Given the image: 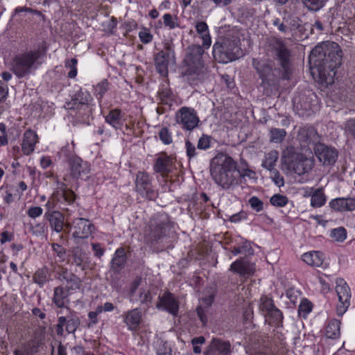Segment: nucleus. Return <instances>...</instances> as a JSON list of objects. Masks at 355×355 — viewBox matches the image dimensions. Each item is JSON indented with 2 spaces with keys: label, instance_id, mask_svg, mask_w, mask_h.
I'll return each instance as SVG.
<instances>
[{
  "label": "nucleus",
  "instance_id": "46",
  "mask_svg": "<svg viewBox=\"0 0 355 355\" xmlns=\"http://www.w3.org/2000/svg\"><path fill=\"white\" fill-rule=\"evenodd\" d=\"M44 337L45 327H40L34 332V340H33V343H34L33 345L35 347H39L40 345H42Z\"/></svg>",
  "mask_w": 355,
  "mask_h": 355
},
{
  "label": "nucleus",
  "instance_id": "64",
  "mask_svg": "<svg viewBox=\"0 0 355 355\" xmlns=\"http://www.w3.org/2000/svg\"><path fill=\"white\" fill-rule=\"evenodd\" d=\"M345 131L355 137V119H349L346 122Z\"/></svg>",
  "mask_w": 355,
  "mask_h": 355
},
{
  "label": "nucleus",
  "instance_id": "31",
  "mask_svg": "<svg viewBox=\"0 0 355 355\" xmlns=\"http://www.w3.org/2000/svg\"><path fill=\"white\" fill-rule=\"evenodd\" d=\"M302 260L309 266L320 267L323 264L324 254L318 251L306 252L302 255Z\"/></svg>",
  "mask_w": 355,
  "mask_h": 355
},
{
  "label": "nucleus",
  "instance_id": "50",
  "mask_svg": "<svg viewBox=\"0 0 355 355\" xmlns=\"http://www.w3.org/2000/svg\"><path fill=\"white\" fill-rule=\"evenodd\" d=\"M159 137L160 140L164 144H170L173 141L172 135L171 133L169 132L168 129L167 128H162L159 132Z\"/></svg>",
  "mask_w": 355,
  "mask_h": 355
},
{
  "label": "nucleus",
  "instance_id": "34",
  "mask_svg": "<svg viewBox=\"0 0 355 355\" xmlns=\"http://www.w3.org/2000/svg\"><path fill=\"white\" fill-rule=\"evenodd\" d=\"M105 121L115 129L120 128L123 124L121 110L116 108L110 110L105 116Z\"/></svg>",
  "mask_w": 355,
  "mask_h": 355
},
{
  "label": "nucleus",
  "instance_id": "19",
  "mask_svg": "<svg viewBox=\"0 0 355 355\" xmlns=\"http://www.w3.org/2000/svg\"><path fill=\"white\" fill-rule=\"evenodd\" d=\"M80 324V319L76 315L71 314L67 316H60L58 318V323L55 325L56 334L58 336H62L64 332V327L69 334H74Z\"/></svg>",
  "mask_w": 355,
  "mask_h": 355
},
{
  "label": "nucleus",
  "instance_id": "38",
  "mask_svg": "<svg viewBox=\"0 0 355 355\" xmlns=\"http://www.w3.org/2000/svg\"><path fill=\"white\" fill-rule=\"evenodd\" d=\"M73 263L77 266L81 268L83 270L85 268V263L87 259L85 252L82 248L76 247L71 250Z\"/></svg>",
  "mask_w": 355,
  "mask_h": 355
},
{
  "label": "nucleus",
  "instance_id": "54",
  "mask_svg": "<svg viewBox=\"0 0 355 355\" xmlns=\"http://www.w3.org/2000/svg\"><path fill=\"white\" fill-rule=\"evenodd\" d=\"M249 204L250 207L257 212L263 209V202L257 196H253L249 199Z\"/></svg>",
  "mask_w": 355,
  "mask_h": 355
},
{
  "label": "nucleus",
  "instance_id": "2",
  "mask_svg": "<svg viewBox=\"0 0 355 355\" xmlns=\"http://www.w3.org/2000/svg\"><path fill=\"white\" fill-rule=\"evenodd\" d=\"M204 53L205 51L200 45H190L186 49L182 62V76L191 86L198 85L207 78V69L202 60Z\"/></svg>",
  "mask_w": 355,
  "mask_h": 355
},
{
  "label": "nucleus",
  "instance_id": "5",
  "mask_svg": "<svg viewBox=\"0 0 355 355\" xmlns=\"http://www.w3.org/2000/svg\"><path fill=\"white\" fill-rule=\"evenodd\" d=\"M282 169L302 175L309 173L314 166L313 157H306L293 146H288L283 151L282 157Z\"/></svg>",
  "mask_w": 355,
  "mask_h": 355
},
{
  "label": "nucleus",
  "instance_id": "55",
  "mask_svg": "<svg viewBox=\"0 0 355 355\" xmlns=\"http://www.w3.org/2000/svg\"><path fill=\"white\" fill-rule=\"evenodd\" d=\"M270 172V177L273 181V182L279 187H281L284 185V180L283 176H282L279 172L275 169Z\"/></svg>",
  "mask_w": 355,
  "mask_h": 355
},
{
  "label": "nucleus",
  "instance_id": "57",
  "mask_svg": "<svg viewBox=\"0 0 355 355\" xmlns=\"http://www.w3.org/2000/svg\"><path fill=\"white\" fill-rule=\"evenodd\" d=\"M53 250L57 254V256L62 260L64 261L65 259V255L67 253V250L64 248L61 245L58 243H52L51 245Z\"/></svg>",
  "mask_w": 355,
  "mask_h": 355
},
{
  "label": "nucleus",
  "instance_id": "42",
  "mask_svg": "<svg viewBox=\"0 0 355 355\" xmlns=\"http://www.w3.org/2000/svg\"><path fill=\"white\" fill-rule=\"evenodd\" d=\"M327 0H302L304 6L311 11H318L321 9Z\"/></svg>",
  "mask_w": 355,
  "mask_h": 355
},
{
  "label": "nucleus",
  "instance_id": "26",
  "mask_svg": "<svg viewBox=\"0 0 355 355\" xmlns=\"http://www.w3.org/2000/svg\"><path fill=\"white\" fill-rule=\"evenodd\" d=\"M123 322L130 331H135L141 321V312L139 309H134L123 313Z\"/></svg>",
  "mask_w": 355,
  "mask_h": 355
},
{
  "label": "nucleus",
  "instance_id": "1",
  "mask_svg": "<svg viewBox=\"0 0 355 355\" xmlns=\"http://www.w3.org/2000/svg\"><path fill=\"white\" fill-rule=\"evenodd\" d=\"M342 58V50L336 42L327 41L319 44L309 55L313 73H318L322 83H333L336 69L341 65Z\"/></svg>",
  "mask_w": 355,
  "mask_h": 355
},
{
  "label": "nucleus",
  "instance_id": "7",
  "mask_svg": "<svg viewBox=\"0 0 355 355\" xmlns=\"http://www.w3.org/2000/svg\"><path fill=\"white\" fill-rule=\"evenodd\" d=\"M40 56L39 50L18 53L11 62L12 71L19 78L29 76L41 65Z\"/></svg>",
  "mask_w": 355,
  "mask_h": 355
},
{
  "label": "nucleus",
  "instance_id": "47",
  "mask_svg": "<svg viewBox=\"0 0 355 355\" xmlns=\"http://www.w3.org/2000/svg\"><path fill=\"white\" fill-rule=\"evenodd\" d=\"M46 225L44 223H38L35 224H30V230L33 234L37 236H41L44 234L46 231Z\"/></svg>",
  "mask_w": 355,
  "mask_h": 355
},
{
  "label": "nucleus",
  "instance_id": "36",
  "mask_svg": "<svg viewBox=\"0 0 355 355\" xmlns=\"http://www.w3.org/2000/svg\"><path fill=\"white\" fill-rule=\"evenodd\" d=\"M277 160L278 152L277 150H271L265 155L261 166L269 171H272L276 169L275 166Z\"/></svg>",
  "mask_w": 355,
  "mask_h": 355
},
{
  "label": "nucleus",
  "instance_id": "10",
  "mask_svg": "<svg viewBox=\"0 0 355 355\" xmlns=\"http://www.w3.org/2000/svg\"><path fill=\"white\" fill-rule=\"evenodd\" d=\"M259 312L265 317L270 324L279 326L283 320V314L274 304L271 297L267 295L261 297L259 303Z\"/></svg>",
  "mask_w": 355,
  "mask_h": 355
},
{
  "label": "nucleus",
  "instance_id": "6",
  "mask_svg": "<svg viewBox=\"0 0 355 355\" xmlns=\"http://www.w3.org/2000/svg\"><path fill=\"white\" fill-rule=\"evenodd\" d=\"M241 53L240 40L237 37H219L213 46L214 58L220 63L234 61Z\"/></svg>",
  "mask_w": 355,
  "mask_h": 355
},
{
  "label": "nucleus",
  "instance_id": "53",
  "mask_svg": "<svg viewBox=\"0 0 355 355\" xmlns=\"http://www.w3.org/2000/svg\"><path fill=\"white\" fill-rule=\"evenodd\" d=\"M163 20L164 25L170 29H173L178 26L177 18H173L169 13H166L163 16Z\"/></svg>",
  "mask_w": 355,
  "mask_h": 355
},
{
  "label": "nucleus",
  "instance_id": "48",
  "mask_svg": "<svg viewBox=\"0 0 355 355\" xmlns=\"http://www.w3.org/2000/svg\"><path fill=\"white\" fill-rule=\"evenodd\" d=\"M157 355H172L171 347L166 342L162 340L158 341L156 346Z\"/></svg>",
  "mask_w": 355,
  "mask_h": 355
},
{
  "label": "nucleus",
  "instance_id": "60",
  "mask_svg": "<svg viewBox=\"0 0 355 355\" xmlns=\"http://www.w3.org/2000/svg\"><path fill=\"white\" fill-rule=\"evenodd\" d=\"M140 40L144 44H148L153 40V35L147 29H144L139 33Z\"/></svg>",
  "mask_w": 355,
  "mask_h": 355
},
{
  "label": "nucleus",
  "instance_id": "33",
  "mask_svg": "<svg viewBox=\"0 0 355 355\" xmlns=\"http://www.w3.org/2000/svg\"><path fill=\"white\" fill-rule=\"evenodd\" d=\"M196 29L202 40V46L208 49L211 44V40L207 24L205 21H199L196 24Z\"/></svg>",
  "mask_w": 355,
  "mask_h": 355
},
{
  "label": "nucleus",
  "instance_id": "59",
  "mask_svg": "<svg viewBox=\"0 0 355 355\" xmlns=\"http://www.w3.org/2000/svg\"><path fill=\"white\" fill-rule=\"evenodd\" d=\"M185 147L187 155L189 159L197 155L196 148L189 140H186Z\"/></svg>",
  "mask_w": 355,
  "mask_h": 355
},
{
  "label": "nucleus",
  "instance_id": "11",
  "mask_svg": "<svg viewBox=\"0 0 355 355\" xmlns=\"http://www.w3.org/2000/svg\"><path fill=\"white\" fill-rule=\"evenodd\" d=\"M169 61L175 62V53L173 44L171 42H166L164 49L158 52L154 58L156 71L162 76H166L168 72Z\"/></svg>",
  "mask_w": 355,
  "mask_h": 355
},
{
  "label": "nucleus",
  "instance_id": "25",
  "mask_svg": "<svg viewBox=\"0 0 355 355\" xmlns=\"http://www.w3.org/2000/svg\"><path fill=\"white\" fill-rule=\"evenodd\" d=\"M230 270L239 274L241 276L248 277L253 275L255 268L254 264L241 259L233 262L230 266Z\"/></svg>",
  "mask_w": 355,
  "mask_h": 355
},
{
  "label": "nucleus",
  "instance_id": "9",
  "mask_svg": "<svg viewBox=\"0 0 355 355\" xmlns=\"http://www.w3.org/2000/svg\"><path fill=\"white\" fill-rule=\"evenodd\" d=\"M301 22L300 18L288 15L284 17L282 19L279 18L274 19L272 24L282 33H290L292 37L299 40L302 38L305 30Z\"/></svg>",
  "mask_w": 355,
  "mask_h": 355
},
{
  "label": "nucleus",
  "instance_id": "37",
  "mask_svg": "<svg viewBox=\"0 0 355 355\" xmlns=\"http://www.w3.org/2000/svg\"><path fill=\"white\" fill-rule=\"evenodd\" d=\"M33 279L40 287H42L50 280L49 269L46 267L37 269L33 276Z\"/></svg>",
  "mask_w": 355,
  "mask_h": 355
},
{
  "label": "nucleus",
  "instance_id": "17",
  "mask_svg": "<svg viewBox=\"0 0 355 355\" xmlns=\"http://www.w3.org/2000/svg\"><path fill=\"white\" fill-rule=\"evenodd\" d=\"M252 66L261 79V85L264 87L275 86L277 78L275 77L271 66L265 61H260L256 59L252 60Z\"/></svg>",
  "mask_w": 355,
  "mask_h": 355
},
{
  "label": "nucleus",
  "instance_id": "41",
  "mask_svg": "<svg viewBox=\"0 0 355 355\" xmlns=\"http://www.w3.org/2000/svg\"><path fill=\"white\" fill-rule=\"evenodd\" d=\"M286 135V132L284 129L272 128L270 130V141L274 143H281Z\"/></svg>",
  "mask_w": 355,
  "mask_h": 355
},
{
  "label": "nucleus",
  "instance_id": "21",
  "mask_svg": "<svg viewBox=\"0 0 355 355\" xmlns=\"http://www.w3.org/2000/svg\"><path fill=\"white\" fill-rule=\"evenodd\" d=\"M231 353V345L229 341L213 338L204 352V355H230Z\"/></svg>",
  "mask_w": 355,
  "mask_h": 355
},
{
  "label": "nucleus",
  "instance_id": "39",
  "mask_svg": "<svg viewBox=\"0 0 355 355\" xmlns=\"http://www.w3.org/2000/svg\"><path fill=\"white\" fill-rule=\"evenodd\" d=\"M58 155L60 158H64L67 164L70 162V160L72 159V158L78 157L75 154L74 144L73 141L71 145L67 144L66 146H63L58 152Z\"/></svg>",
  "mask_w": 355,
  "mask_h": 355
},
{
  "label": "nucleus",
  "instance_id": "45",
  "mask_svg": "<svg viewBox=\"0 0 355 355\" xmlns=\"http://www.w3.org/2000/svg\"><path fill=\"white\" fill-rule=\"evenodd\" d=\"M288 199L286 196L275 194L270 199L272 205L277 207H283L287 205Z\"/></svg>",
  "mask_w": 355,
  "mask_h": 355
},
{
  "label": "nucleus",
  "instance_id": "49",
  "mask_svg": "<svg viewBox=\"0 0 355 355\" xmlns=\"http://www.w3.org/2000/svg\"><path fill=\"white\" fill-rule=\"evenodd\" d=\"M211 137L207 135H202L198 139L197 148L199 150H207L211 146Z\"/></svg>",
  "mask_w": 355,
  "mask_h": 355
},
{
  "label": "nucleus",
  "instance_id": "23",
  "mask_svg": "<svg viewBox=\"0 0 355 355\" xmlns=\"http://www.w3.org/2000/svg\"><path fill=\"white\" fill-rule=\"evenodd\" d=\"M45 219L49 223L50 228L56 233L63 231L64 226L69 227L70 224H64V216L60 211L45 213Z\"/></svg>",
  "mask_w": 355,
  "mask_h": 355
},
{
  "label": "nucleus",
  "instance_id": "20",
  "mask_svg": "<svg viewBox=\"0 0 355 355\" xmlns=\"http://www.w3.org/2000/svg\"><path fill=\"white\" fill-rule=\"evenodd\" d=\"M55 272L57 279L66 282V288L68 290L76 291L80 288L82 284L81 279L73 272H69L67 268L58 266Z\"/></svg>",
  "mask_w": 355,
  "mask_h": 355
},
{
  "label": "nucleus",
  "instance_id": "56",
  "mask_svg": "<svg viewBox=\"0 0 355 355\" xmlns=\"http://www.w3.org/2000/svg\"><path fill=\"white\" fill-rule=\"evenodd\" d=\"M236 171L238 172L239 176L241 178L248 177L250 179H253L255 177V173L252 170L250 169L247 166H245L244 168H236Z\"/></svg>",
  "mask_w": 355,
  "mask_h": 355
},
{
  "label": "nucleus",
  "instance_id": "27",
  "mask_svg": "<svg viewBox=\"0 0 355 355\" xmlns=\"http://www.w3.org/2000/svg\"><path fill=\"white\" fill-rule=\"evenodd\" d=\"M172 167V159L166 155H162L157 158L153 169L155 173H161L163 177H166L171 171Z\"/></svg>",
  "mask_w": 355,
  "mask_h": 355
},
{
  "label": "nucleus",
  "instance_id": "24",
  "mask_svg": "<svg viewBox=\"0 0 355 355\" xmlns=\"http://www.w3.org/2000/svg\"><path fill=\"white\" fill-rule=\"evenodd\" d=\"M329 206L336 211H353L355 210V198H337L329 202Z\"/></svg>",
  "mask_w": 355,
  "mask_h": 355
},
{
  "label": "nucleus",
  "instance_id": "40",
  "mask_svg": "<svg viewBox=\"0 0 355 355\" xmlns=\"http://www.w3.org/2000/svg\"><path fill=\"white\" fill-rule=\"evenodd\" d=\"M326 197L322 189H318L312 194L311 198V205L313 207H320L324 205Z\"/></svg>",
  "mask_w": 355,
  "mask_h": 355
},
{
  "label": "nucleus",
  "instance_id": "12",
  "mask_svg": "<svg viewBox=\"0 0 355 355\" xmlns=\"http://www.w3.org/2000/svg\"><path fill=\"white\" fill-rule=\"evenodd\" d=\"M135 191L143 198L154 200L157 196V191L153 189L152 178L148 173L139 171L135 179Z\"/></svg>",
  "mask_w": 355,
  "mask_h": 355
},
{
  "label": "nucleus",
  "instance_id": "22",
  "mask_svg": "<svg viewBox=\"0 0 355 355\" xmlns=\"http://www.w3.org/2000/svg\"><path fill=\"white\" fill-rule=\"evenodd\" d=\"M74 232L73 237L76 239H87L92 233L94 225L83 218H76L73 221Z\"/></svg>",
  "mask_w": 355,
  "mask_h": 355
},
{
  "label": "nucleus",
  "instance_id": "30",
  "mask_svg": "<svg viewBox=\"0 0 355 355\" xmlns=\"http://www.w3.org/2000/svg\"><path fill=\"white\" fill-rule=\"evenodd\" d=\"M126 262L125 252L123 248H118L111 261V269L114 272H119L123 268Z\"/></svg>",
  "mask_w": 355,
  "mask_h": 355
},
{
  "label": "nucleus",
  "instance_id": "13",
  "mask_svg": "<svg viewBox=\"0 0 355 355\" xmlns=\"http://www.w3.org/2000/svg\"><path fill=\"white\" fill-rule=\"evenodd\" d=\"M336 291L338 297L336 311L338 315H343L350 305L351 291L347 282L342 278L336 282Z\"/></svg>",
  "mask_w": 355,
  "mask_h": 355
},
{
  "label": "nucleus",
  "instance_id": "44",
  "mask_svg": "<svg viewBox=\"0 0 355 355\" xmlns=\"http://www.w3.org/2000/svg\"><path fill=\"white\" fill-rule=\"evenodd\" d=\"M75 101L78 103L79 106H83L88 104L92 100L91 95L87 92L80 91L74 96Z\"/></svg>",
  "mask_w": 355,
  "mask_h": 355
},
{
  "label": "nucleus",
  "instance_id": "35",
  "mask_svg": "<svg viewBox=\"0 0 355 355\" xmlns=\"http://www.w3.org/2000/svg\"><path fill=\"white\" fill-rule=\"evenodd\" d=\"M317 137V132L313 128H301L299 130L297 138L300 141L309 144Z\"/></svg>",
  "mask_w": 355,
  "mask_h": 355
},
{
  "label": "nucleus",
  "instance_id": "32",
  "mask_svg": "<svg viewBox=\"0 0 355 355\" xmlns=\"http://www.w3.org/2000/svg\"><path fill=\"white\" fill-rule=\"evenodd\" d=\"M340 322L336 319L330 320L325 327V336L327 338L337 339L340 335Z\"/></svg>",
  "mask_w": 355,
  "mask_h": 355
},
{
  "label": "nucleus",
  "instance_id": "14",
  "mask_svg": "<svg viewBox=\"0 0 355 355\" xmlns=\"http://www.w3.org/2000/svg\"><path fill=\"white\" fill-rule=\"evenodd\" d=\"M176 121L184 130L191 131L198 126L200 119L193 108L183 107L176 113Z\"/></svg>",
  "mask_w": 355,
  "mask_h": 355
},
{
  "label": "nucleus",
  "instance_id": "18",
  "mask_svg": "<svg viewBox=\"0 0 355 355\" xmlns=\"http://www.w3.org/2000/svg\"><path fill=\"white\" fill-rule=\"evenodd\" d=\"M314 153L323 165H332L338 158V151L335 148L322 143H317L315 145Z\"/></svg>",
  "mask_w": 355,
  "mask_h": 355
},
{
  "label": "nucleus",
  "instance_id": "61",
  "mask_svg": "<svg viewBox=\"0 0 355 355\" xmlns=\"http://www.w3.org/2000/svg\"><path fill=\"white\" fill-rule=\"evenodd\" d=\"M312 309V305L310 302L305 300L304 302H302L300 305L299 306L298 311L300 314L306 315L309 313L311 311Z\"/></svg>",
  "mask_w": 355,
  "mask_h": 355
},
{
  "label": "nucleus",
  "instance_id": "58",
  "mask_svg": "<svg viewBox=\"0 0 355 355\" xmlns=\"http://www.w3.org/2000/svg\"><path fill=\"white\" fill-rule=\"evenodd\" d=\"M96 89L97 92V96H98V98L101 99L108 89V82L107 80H104L103 81L99 83L96 85Z\"/></svg>",
  "mask_w": 355,
  "mask_h": 355
},
{
  "label": "nucleus",
  "instance_id": "52",
  "mask_svg": "<svg viewBox=\"0 0 355 355\" xmlns=\"http://www.w3.org/2000/svg\"><path fill=\"white\" fill-rule=\"evenodd\" d=\"M77 62H78L76 58H71L70 60H68L65 64V67L70 69V71L68 73V77L70 78H73L77 75Z\"/></svg>",
  "mask_w": 355,
  "mask_h": 355
},
{
  "label": "nucleus",
  "instance_id": "16",
  "mask_svg": "<svg viewBox=\"0 0 355 355\" xmlns=\"http://www.w3.org/2000/svg\"><path fill=\"white\" fill-rule=\"evenodd\" d=\"M69 167V175L75 180H87L90 173V165L83 161L80 157L72 158L67 164Z\"/></svg>",
  "mask_w": 355,
  "mask_h": 355
},
{
  "label": "nucleus",
  "instance_id": "8",
  "mask_svg": "<svg viewBox=\"0 0 355 355\" xmlns=\"http://www.w3.org/2000/svg\"><path fill=\"white\" fill-rule=\"evenodd\" d=\"M270 46L274 60L280 67L279 71L282 74V78L289 80L293 71L291 51L281 38H272Z\"/></svg>",
  "mask_w": 355,
  "mask_h": 355
},
{
  "label": "nucleus",
  "instance_id": "51",
  "mask_svg": "<svg viewBox=\"0 0 355 355\" xmlns=\"http://www.w3.org/2000/svg\"><path fill=\"white\" fill-rule=\"evenodd\" d=\"M137 300L141 304H150L152 301V295L150 291L146 289H140L139 299Z\"/></svg>",
  "mask_w": 355,
  "mask_h": 355
},
{
  "label": "nucleus",
  "instance_id": "4",
  "mask_svg": "<svg viewBox=\"0 0 355 355\" xmlns=\"http://www.w3.org/2000/svg\"><path fill=\"white\" fill-rule=\"evenodd\" d=\"M173 227L169 217L164 213L152 216L143 231L144 242L150 248H155L169 236Z\"/></svg>",
  "mask_w": 355,
  "mask_h": 355
},
{
  "label": "nucleus",
  "instance_id": "62",
  "mask_svg": "<svg viewBox=\"0 0 355 355\" xmlns=\"http://www.w3.org/2000/svg\"><path fill=\"white\" fill-rule=\"evenodd\" d=\"M43 209L40 207H31L27 210V215L32 218H35L42 214Z\"/></svg>",
  "mask_w": 355,
  "mask_h": 355
},
{
  "label": "nucleus",
  "instance_id": "28",
  "mask_svg": "<svg viewBox=\"0 0 355 355\" xmlns=\"http://www.w3.org/2000/svg\"><path fill=\"white\" fill-rule=\"evenodd\" d=\"M67 288H64L62 286L54 288L53 296L52 298L53 303L58 308H64L67 304H69V300L68 298L69 295V291Z\"/></svg>",
  "mask_w": 355,
  "mask_h": 355
},
{
  "label": "nucleus",
  "instance_id": "43",
  "mask_svg": "<svg viewBox=\"0 0 355 355\" xmlns=\"http://www.w3.org/2000/svg\"><path fill=\"white\" fill-rule=\"evenodd\" d=\"M330 236L336 242H343L347 238V230L343 227L333 229Z\"/></svg>",
  "mask_w": 355,
  "mask_h": 355
},
{
  "label": "nucleus",
  "instance_id": "15",
  "mask_svg": "<svg viewBox=\"0 0 355 355\" xmlns=\"http://www.w3.org/2000/svg\"><path fill=\"white\" fill-rule=\"evenodd\" d=\"M156 307L173 316H177L179 313L180 302L178 297L173 293L165 291L162 295H159Z\"/></svg>",
  "mask_w": 355,
  "mask_h": 355
},
{
  "label": "nucleus",
  "instance_id": "3",
  "mask_svg": "<svg viewBox=\"0 0 355 355\" xmlns=\"http://www.w3.org/2000/svg\"><path fill=\"white\" fill-rule=\"evenodd\" d=\"M236 166V162L228 155H218L211 163V176L218 186L229 189L239 184L238 176L235 175Z\"/></svg>",
  "mask_w": 355,
  "mask_h": 355
},
{
  "label": "nucleus",
  "instance_id": "29",
  "mask_svg": "<svg viewBox=\"0 0 355 355\" xmlns=\"http://www.w3.org/2000/svg\"><path fill=\"white\" fill-rule=\"evenodd\" d=\"M37 142V134L33 130H26L24 134V139L21 145L24 153L27 155L32 153L35 149V145Z\"/></svg>",
  "mask_w": 355,
  "mask_h": 355
},
{
  "label": "nucleus",
  "instance_id": "63",
  "mask_svg": "<svg viewBox=\"0 0 355 355\" xmlns=\"http://www.w3.org/2000/svg\"><path fill=\"white\" fill-rule=\"evenodd\" d=\"M62 197L69 204L73 203L76 198L74 192L70 189H64L62 191Z\"/></svg>",
  "mask_w": 355,
  "mask_h": 355
}]
</instances>
